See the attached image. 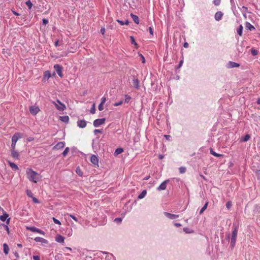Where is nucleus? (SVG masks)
I'll list each match as a JSON object with an SVG mask.
<instances>
[{"label":"nucleus","mask_w":260,"mask_h":260,"mask_svg":"<svg viewBox=\"0 0 260 260\" xmlns=\"http://www.w3.org/2000/svg\"><path fill=\"white\" fill-rule=\"evenodd\" d=\"M26 229L28 230L31 231L32 232H36L43 235H45V232L39 229L35 226L27 227Z\"/></svg>","instance_id":"3"},{"label":"nucleus","mask_w":260,"mask_h":260,"mask_svg":"<svg viewBox=\"0 0 260 260\" xmlns=\"http://www.w3.org/2000/svg\"><path fill=\"white\" fill-rule=\"evenodd\" d=\"M42 22L44 25H46L48 23V20L45 18L42 20Z\"/></svg>","instance_id":"49"},{"label":"nucleus","mask_w":260,"mask_h":260,"mask_svg":"<svg viewBox=\"0 0 260 260\" xmlns=\"http://www.w3.org/2000/svg\"><path fill=\"white\" fill-rule=\"evenodd\" d=\"M257 104H260V98H258L257 101Z\"/></svg>","instance_id":"64"},{"label":"nucleus","mask_w":260,"mask_h":260,"mask_svg":"<svg viewBox=\"0 0 260 260\" xmlns=\"http://www.w3.org/2000/svg\"><path fill=\"white\" fill-rule=\"evenodd\" d=\"M105 31V28H101V33H102V34H104Z\"/></svg>","instance_id":"59"},{"label":"nucleus","mask_w":260,"mask_h":260,"mask_svg":"<svg viewBox=\"0 0 260 260\" xmlns=\"http://www.w3.org/2000/svg\"><path fill=\"white\" fill-rule=\"evenodd\" d=\"M183 46L185 47V48H187L188 47V44L187 43H185L184 44V45Z\"/></svg>","instance_id":"61"},{"label":"nucleus","mask_w":260,"mask_h":260,"mask_svg":"<svg viewBox=\"0 0 260 260\" xmlns=\"http://www.w3.org/2000/svg\"><path fill=\"white\" fill-rule=\"evenodd\" d=\"M76 172L77 174H78L79 176H81L82 175V173L80 169L79 168V167H78L76 169Z\"/></svg>","instance_id":"40"},{"label":"nucleus","mask_w":260,"mask_h":260,"mask_svg":"<svg viewBox=\"0 0 260 260\" xmlns=\"http://www.w3.org/2000/svg\"><path fill=\"white\" fill-rule=\"evenodd\" d=\"M34 240L37 242H41L42 243L44 244H48V241L46 239L40 237H36Z\"/></svg>","instance_id":"12"},{"label":"nucleus","mask_w":260,"mask_h":260,"mask_svg":"<svg viewBox=\"0 0 260 260\" xmlns=\"http://www.w3.org/2000/svg\"><path fill=\"white\" fill-rule=\"evenodd\" d=\"M130 100H131V97H129V96L127 97L125 100V103H128Z\"/></svg>","instance_id":"57"},{"label":"nucleus","mask_w":260,"mask_h":260,"mask_svg":"<svg viewBox=\"0 0 260 260\" xmlns=\"http://www.w3.org/2000/svg\"><path fill=\"white\" fill-rule=\"evenodd\" d=\"M122 103V101H121L118 103H115V106H117L120 105Z\"/></svg>","instance_id":"56"},{"label":"nucleus","mask_w":260,"mask_h":260,"mask_svg":"<svg viewBox=\"0 0 260 260\" xmlns=\"http://www.w3.org/2000/svg\"><path fill=\"white\" fill-rule=\"evenodd\" d=\"M51 77L50 73L49 71H46L44 73L43 80H47Z\"/></svg>","instance_id":"22"},{"label":"nucleus","mask_w":260,"mask_h":260,"mask_svg":"<svg viewBox=\"0 0 260 260\" xmlns=\"http://www.w3.org/2000/svg\"><path fill=\"white\" fill-rule=\"evenodd\" d=\"M164 214L168 218L171 219H174L177 218L179 217V215L173 214H171V213H170L168 212H165Z\"/></svg>","instance_id":"13"},{"label":"nucleus","mask_w":260,"mask_h":260,"mask_svg":"<svg viewBox=\"0 0 260 260\" xmlns=\"http://www.w3.org/2000/svg\"><path fill=\"white\" fill-rule=\"evenodd\" d=\"M250 139V136L248 134L246 135L243 139V141L246 142Z\"/></svg>","instance_id":"38"},{"label":"nucleus","mask_w":260,"mask_h":260,"mask_svg":"<svg viewBox=\"0 0 260 260\" xmlns=\"http://www.w3.org/2000/svg\"><path fill=\"white\" fill-rule=\"evenodd\" d=\"M26 193L28 197H29L30 198L33 197V194L30 190L27 189L26 190Z\"/></svg>","instance_id":"34"},{"label":"nucleus","mask_w":260,"mask_h":260,"mask_svg":"<svg viewBox=\"0 0 260 260\" xmlns=\"http://www.w3.org/2000/svg\"><path fill=\"white\" fill-rule=\"evenodd\" d=\"M223 15V14L221 11H218L215 13L214 18L216 21H219L222 19Z\"/></svg>","instance_id":"14"},{"label":"nucleus","mask_w":260,"mask_h":260,"mask_svg":"<svg viewBox=\"0 0 260 260\" xmlns=\"http://www.w3.org/2000/svg\"><path fill=\"white\" fill-rule=\"evenodd\" d=\"M26 174L28 180L34 183H37L41 178V176L39 174L30 168H27L26 169Z\"/></svg>","instance_id":"1"},{"label":"nucleus","mask_w":260,"mask_h":260,"mask_svg":"<svg viewBox=\"0 0 260 260\" xmlns=\"http://www.w3.org/2000/svg\"><path fill=\"white\" fill-rule=\"evenodd\" d=\"M11 156L15 159H18L19 154V153L14 150H11Z\"/></svg>","instance_id":"18"},{"label":"nucleus","mask_w":260,"mask_h":260,"mask_svg":"<svg viewBox=\"0 0 260 260\" xmlns=\"http://www.w3.org/2000/svg\"><path fill=\"white\" fill-rule=\"evenodd\" d=\"M242 30H243V26L242 25L239 26V27L237 29V33L240 36H242Z\"/></svg>","instance_id":"31"},{"label":"nucleus","mask_w":260,"mask_h":260,"mask_svg":"<svg viewBox=\"0 0 260 260\" xmlns=\"http://www.w3.org/2000/svg\"><path fill=\"white\" fill-rule=\"evenodd\" d=\"M93 133L95 135H96L98 133H102V131L100 129H96L94 130Z\"/></svg>","instance_id":"50"},{"label":"nucleus","mask_w":260,"mask_h":260,"mask_svg":"<svg viewBox=\"0 0 260 260\" xmlns=\"http://www.w3.org/2000/svg\"><path fill=\"white\" fill-rule=\"evenodd\" d=\"M40 111L39 107L32 106L29 107V112L33 115H37Z\"/></svg>","instance_id":"4"},{"label":"nucleus","mask_w":260,"mask_h":260,"mask_svg":"<svg viewBox=\"0 0 260 260\" xmlns=\"http://www.w3.org/2000/svg\"><path fill=\"white\" fill-rule=\"evenodd\" d=\"M236 241V240L231 239V246L232 247H234V246L235 245Z\"/></svg>","instance_id":"45"},{"label":"nucleus","mask_w":260,"mask_h":260,"mask_svg":"<svg viewBox=\"0 0 260 260\" xmlns=\"http://www.w3.org/2000/svg\"><path fill=\"white\" fill-rule=\"evenodd\" d=\"M77 123L78 126L82 128L85 127L87 124L86 121L84 120H79Z\"/></svg>","instance_id":"10"},{"label":"nucleus","mask_w":260,"mask_h":260,"mask_svg":"<svg viewBox=\"0 0 260 260\" xmlns=\"http://www.w3.org/2000/svg\"><path fill=\"white\" fill-rule=\"evenodd\" d=\"M26 5L28 7L29 9H31L32 6V4L30 0L27 1L26 2Z\"/></svg>","instance_id":"36"},{"label":"nucleus","mask_w":260,"mask_h":260,"mask_svg":"<svg viewBox=\"0 0 260 260\" xmlns=\"http://www.w3.org/2000/svg\"><path fill=\"white\" fill-rule=\"evenodd\" d=\"M175 225L177 227H180L181 226V224L179 223H175Z\"/></svg>","instance_id":"58"},{"label":"nucleus","mask_w":260,"mask_h":260,"mask_svg":"<svg viewBox=\"0 0 260 260\" xmlns=\"http://www.w3.org/2000/svg\"><path fill=\"white\" fill-rule=\"evenodd\" d=\"M179 169L180 173L181 174L185 173L186 171V168L185 167H180Z\"/></svg>","instance_id":"41"},{"label":"nucleus","mask_w":260,"mask_h":260,"mask_svg":"<svg viewBox=\"0 0 260 260\" xmlns=\"http://www.w3.org/2000/svg\"><path fill=\"white\" fill-rule=\"evenodd\" d=\"M106 98L105 97H103L101 99V102L100 104L99 105L98 109L100 111H102L104 109L103 105L106 102Z\"/></svg>","instance_id":"16"},{"label":"nucleus","mask_w":260,"mask_h":260,"mask_svg":"<svg viewBox=\"0 0 260 260\" xmlns=\"http://www.w3.org/2000/svg\"><path fill=\"white\" fill-rule=\"evenodd\" d=\"M245 27L247 29H248L251 31L255 29L254 27L252 24H251L249 22H246L245 23Z\"/></svg>","instance_id":"23"},{"label":"nucleus","mask_w":260,"mask_h":260,"mask_svg":"<svg viewBox=\"0 0 260 260\" xmlns=\"http://www.w3.org/2000/svg\"><path fill=\"white\" fill-rule=\"evenodd\" d=\"M131 17L133 18V21L137 24H139V17L134 14H131Z\"/></svg>","instance_id":"25"},{"label":"nucleus","mask_w":260,"mask_h":260,"mask_svg":"<svg viewBox=\"0 0 260 260\" xmlns=\"http://www.w3.org/2000/svg\"><path fill=\"white\" fill-rule=\"evenodd\" d=\"M34 260H40V257L38 255H34L33 256Z\"/></svg>","instance_id":"54"},{"label":"nucleus","mask_w":260,"mask_h":260,"mask_svg":"<svg viewBox=\"0 0 260 260\" xmlns=\"http://www.w3.org/2000/svg\"><path fill=\"white\" fill-rule=\"evenodd\" d=\"M132 83H133L134 87H135L136 88L138 89L139 88L140 82L138 79L134 78L133 80Z\"/></svg>","instance_id":"17"},{"label":"nucleus","mask_w":260,"mask_h":260,"mask_svg":"<svg viewBox=\"0 0 260 260\" xmlns=\"http://www.w3.org/2000/svg\"><path fill=\"white\" fill-rule=\"evenodd\" d=\"M13 14L16 16H19V14L15 11H13Z\"/></svg>","instance_id":"63"},{"label":"nucleus","mask_w":260,"mask_h":260,"mask_svg":"<svg viewBox=\"0 0 260 260\" xmlns=\"http://www.w3.org/2000/svg\"><path fill=\"white\" fill-rule=\"evenodd\" d=\"M229 67L230 68H237L240 66V64L232 61H230L229 63Z\"/></svg>","instance_id":"21"},{"label":"nucleus","mask_w":260,"mask_h":260,"mask_svg":"<svg viewBox=\"0 0 260 260\" xmlns=\"http://www.w3.org/2000/svg\"><path fill=\"white\" fill-rule=\"evenodd\" d=\"M149 33L152 36H153V28L151 27H149Z\"/></svg>","instance_id":"48"},{"label":"nucleus","mask_w":260,"mask_h":260,"mask_svg":"<svg viewBox=\"0 0 260 260\" xmlns=\"http://www.w3.org/2000/svg\"><path fill=\"white\" fill-rule=\"evenodd\" d=\"M208 202H206L204 206L202 208V209L200 211V214H202L204 211L207 209L208 205Z\"/></svg>","instance_id":"30"},{"label":"nucleus","mask_w":260,"mask_h":260,"mask_svg":"<svg viewBox=\"0 0 260 260\" xmlns=\"http://www.w3.org/2000/svg\"><path fill=\"white\" fill-rule=\"evenodd\" d=\"M58 42H59L58 40H57V41H56L55 42V44H55V46L56 47H57V46H58Z\"/></svg>","instance_id":"62"},{"label":"nucleus","mask_w":260,"mask_h":260,"mask_svg":"<svg viewBox=\"0 0 260 260\" xmlns=\"http://www.w3.org/2000/svg\"><path fill=\"white\" fill-rule=\"evenodd\" d=\"M140 56H141V59H142V62L143 63H145V59L144 58V57L143 56V55H142L141 54H140Z\"/></svg>","instance_id":"51"},{"label":"nucleus","mask_w":260,"mask_h":260,"mask_svg":"<svg viewBox=\"0 0 260 260\" xmlns=\"http://www.w3.org/2000/svg\"><path fill=\"white\" fill-rule=\"evenodd\" d=\"M210 153H211L212 155H213V156H216V157H219V156H222V154H218V153H216L215 152H214V151H213V150L212 148H211V149H210Z\"/></svg>","instance_id":"29"},{"label":"nucleus","mask_w":260,"mask_h":260,"mask_svg":"<svg viewBox=\"0 0 260 260\" xmlns=\"http://www.w3.org/2000/svg\"><path fill=\"white\" fill-rule=\"evenodd\" d=\"M123 152V149L122 148H117L115 150V154H116V155H118V154H121Z\"/></svg>","instance_id":"32"},{"label":"nucleus","mask_w":260,"mask_h":260,"mask_svg":"<svg viewBox=\"0 0 260 260\" xmlns=\"http://www.w3.org/2000/svg\"><path fill=\"white\" fill-rule=\"evenodd\" d=\"M90 112L91 114H93L95 112V105L94 103L92 104V107L90 110Z\"/></svg>","instance_id":"33"},{"label":"nucleus","mask_w":260,"mask_h":260,"mask_svg":"<svg viewBox=\"0 0 260 260\" xmlns=\"http://www.w3.org/2000/svg\"><path fill=\"white\" fill-rule=\"evenodd\" d=\"M90 161L94 165V166L99 167V159L95 155H92L90 157Z\"/></svg>","instance_id":"7"},{"label":"nucleus","mask_w":260,"mask_h":260,"mask_svg":"<svg viewBox=\"0 0 260 260\" xmlns=\"http://www.w3.org/2000/svg\"><path fill=\"white\" fill-rule=\"evenodd\" d=\"M257 51L255 50L252 49L251 53L253 55H256L257 54Z\"/></svg>","instance_id":"52"},{"label":"nucleus","mask_w":260,"mask_h":260,"mask_svg":"<svg viewBox=\"0 0 260 260\" xmlns=\"http://www.w3.org/2000/svg\"><path fill=\"white\" fill-rule=\"evenodd\" d=\"M22 137V135L21 134L19 133H15L12 138V142H14L16 143L18 140L21 138Z\"/></svg>","instance_id":"8"},{"label":"nucleus","mask_w":260,"mask_h":260,"mask_svg":"<svg viewBox=\"0 0 260 260\" xmlns=\"http://www.w3.org/2000/svg\"><path fill=\"white\" fill-rule=\"evenodd\" d=\"M8 216H9L8 214L5 212V213H3V214L2 215H1L0 216V219L2 221H5L7 219Z\"/></svg>","instance_id":"26"},{"label":"nucleus","mask_w":260,"mask_h":260,"mask_svg":"<svg viewBox=\"0 0 260 260\" xmlns=\"http://www.w3.org/2000/svg\"><path fill=\"white\" fill-rule=\"evenodd\" d=\"M220 0H213V3L215 6H219L220 4Z\"/></svg>","instance_id":"42"},{"label":"nucleus","mask_w":260,"mask_h":260,"mask_svg":"<svg viewBox=\"0 0 260 260\" xmlns=\"http://www.w3.org/2000/svg\"><path fill=\"white\" fill-rule=\"evenodd\" d=\"M121 220H122L121 218H115V221L117 222V223H120Z\"/></svg>","instance_id":"55"},{"label":"nucleus","mask_w":260,"mask_h":260,"mask_svg":"<svg viewBox=\"0 0 260 260\" xmlns=\"http://www.w3.org/2000/svg\"><path fill=\"white\" fill-rule=\"evenodd\" d=\"M237 234H238V229H237V228H235L234 229V230H233V232H232V235L231 239H233V240H236Z\"/></svg>","instance_id":"19"},{"label":"nucleus","mask_w":260,"mask_h":260,"mask_svg":"<svg viewBox=\"0 0 260 260\" xmlns=\"http://www.w3.org/2000/svg\"><path fill=\"white\" fill-rule=\"evenodd\" d=\"M54 68L55 70V71H56V73H57V74L58 75V76L60 77H63V75L62 73V67L61 66H60L59 64H56L54 65Z\"/></svg>","instance_id":"5"},{"label":"nucleus","mask_w":260,"mask_h":260,"mask_svg":"<svg viewBox=\"0 0 260 260\" xmlns=\"http://www.w3.org/2000/svg\"><path fill=\"white\" fill-rule=\"evenodd\" d=\"M3 247H4V252L6 254H8L9 250V247L8 245L6 243H4L3 244Z\"/></svg>","instance_id":"27"},{"label":"nucleus","mask_w":260,"mask_h":260,"mask_svg":"<svg viewBox=\"0 0 260 260\" xmlns=\"http://www.w3.org/2000/svg\"><path fill=\"white\" fill-rule=\"evenodd\" d=\"M105 121V118L96 119L93 121V125L95 127H98L104 123Z\"/></svg>","instance_id":"6"},{"label":"nucleus","mask_w":260,"mask_h":260,"mask_svg":"<svg viewBox=\"0 0 260 260\" xmlns=\"http://www.w3.org/2000/svg\"><path fill=\"white\" fill-rule=\"evenodd\" d=\"M32 199V201L35 203H39V200L35 197H32L31 198Z\"/></svg>","instance_id":"46"},{"label":"nucleus","mask_w":260,"mask_h":260,"mask_svg":"<svg viewBox=\"0 0 260 260\" xmlns=\"http://www.w3.org/2000/svg\"><path fill=\"white\" fill-rule=\"evenodd\" d=\"M169 180H166L162 182L160 185L158 187L157 189L158 190H162L166 189L167 187V184L169 182Z\"/></svg>","instance_id":"9"},{"label":"nucleus","mask_w":260,"mask_h":260,"mask_svg":"<svg viewBox=\"0 0 260 260\" xmlns=\"http://www.w3.org/2000/svg\"><path fill=\"white\" fill-rule=\"evenodd\" d=\"M182 63H183V60H180L179 66H178V68H180L181 67Z\"/></svg>","instance_id":"60"},{"label":"nucleus","mask_w":260,"mask_h":260,"mask_svg":"<svg viewBox=\"0 0 260 260\" xmlns=\"http://www.w3.org/2000/svg\"><path fill=\"white\" fill-rule=\"evenodd\" d=\"M69 216L73 219L76 222H77L78 221V219L75 216H74L73 215H72V214H70Z\"/></svg>","instance_id":"47"},{"label":"nucleus","mask_w":260,"mask_h":260,"mask_svg":"<svg viewBox=\"0 0 260 260\" xmlns=\"http://www.w3.org/2000/svg\"><path fill=\"white\" fill-rule=\"evenodd\" d=\"M2 226H3L5 229L7 231V233L9 234V228L7 225H5L4 224H1Z\"/></svg>","instance_id":"43"},{"label":"nucleus","mask_w":260,"mask_h":260,"mask_svg":"<svg viewBox=\"0 0 260 260\" xmlns=\"http://www.w3.org/2000/svg\"><path fill=\"white\" fill-rule=\"evenodd\" d=\"M8 162L11 168L14 170H18L19 169L18 166L14 163L8 160Z\"/></svg>","instance_id":"20"},{"label":"nucleus","mask_w":260,"mask_h":260,"mask_svg":"<svg viewBox=\"0 0 260 260\" xmlns=\"http://www.w3.org/2000/svg\"><path fill=\"white\" fill-rule=\"evenodd\" d=\"M59 119L61 121L65 123H68L69 121V117L68 116H60Z\"/></svg>","instance_id":"24"},{"label":"nucleus","mask_w":260,"mask_h":260,"mask_svg":"<svg viewBox=\"0 0 260 260\" xmlns=\"http://www.w3.org/2000/svg\"><path fill=\"white\" fill-rule=\"evenodd\" d=\"M147 191L146 190H144L142 191V192L139 195L138 199H142L144 198L146 195Z\"/></svg>","instance_id":"28"},{"label":"nucleus","mask_w":260,"mask_h":260,"mask_svg":"<svg viewBox=\"0 0 260 260\" xmlns=\"http://www.w3.org/2000/svg\"><path fill=\"white\" fill-rule=\"evenodd\" d=\"M130 39H131V43L132 44H134V45L137 46H138V44L135 41V38L133 36H131L130 37Z\"/></svg>","instance_id":"35"},{"label":"nucleus","mask_w":260,"mask_h":260,"mask_svg":"<svg viewBox=\"0 0 260 260\" xmlns=\"http://www.w3.org/2000/svg\"><path fill=\"white\" fill-rule=\"evenodd\" d=\"M232 205V202L231 201H229L226 203V207L228 209H229L231 208Z\"/></svg>","instance_id":"39"},{"label":"nucleus","mask_w":260,"mask_h":260,"mask_svg":"<svg viewBox=\"0 0 260 260\" xmlns=\"http://www.w3.org/2000/svg\"><path fill=\"white\" fill-rule=\"evenodd\" d=\"M16 143L12 142L11 147H12V150H14L16 146Z\"/></svg>","instance_id":"53"},{"label":"nucleus","mask_w":260,"mask_h":260,"mask_svg":"<svg viewBox=\"0 0 260 260\" xmlns=\"http://www.w3.org/2000/svg\"><path fill=\"white\" fill-rule=\"evenodd\" d=\"M53 220L54 222L57 224H61V222L57 219H56L55 217H53Z\"/></svg>","instance_id":"44"},{"label":"nucleus","mask_w":260,"mask_h":260,"mask_svg":"<svg viewBox=\"0 0 260 260\" xmlns=\"http://www.w3.org/2000/svg\"><path fill=\"white\" fill-rule=\"evenodd\" d=\"M55 241L57 242L60 243H63L64 241V237L60 235H57L56 237H55Z\"/></svg>","instance_id":"15"},{"label":"nucleus","mask_w":260,"mask_h":260,"mask_svg":"<svg viewBox=\"0 0 260 260\" xmlns=\"http://www.w3.org/2000/svg\"><path fill=\"white\" fill-rule=\"evenodd\" d=\"M56 102L58 104H57L55 102H53L52 103L55 106L57 110L59 111H63L66 109L65 105L62 103L59 100H57Z\"/></svg>","instance_id":"2"},{"label":"nucleus","mask_w":260,"mask_h":260,"mask_svg":"<svg viewBox=\"0 0 260 260\" xmlns=\"http://www.w3.org/2000/svg\"><path fill=\"white\" fill-rule=\"evenodd\" d=\"M65 146V143L63 142H59L55 145L53 149L55 150H59L63 148Z\"/></svg>","instance_id":"11"},{"label":"nucleus","mask_w":260,"mask_h":260,"mask_svg":"<svg viewBox=\"0 0 260 260\" xmlns=\"http://www.w3.org/2000/svg\"><path fill=\"white\" fill-rule=\"evenodd\" d=\"M69 147H67L66 148V149H64V150L63 151V152H62V155L64 157H65L67 154H68V153L69 152Z\"/></svg>","instance_id":"37"}]
</instances>
